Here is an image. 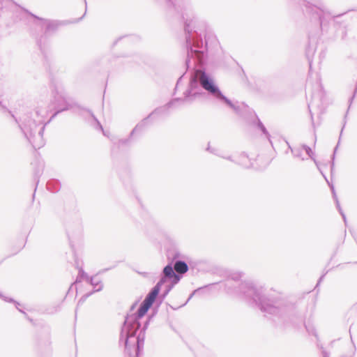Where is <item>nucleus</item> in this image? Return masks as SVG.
Returning <instances> with one entry per match:
<instances>
[{"mask_svg": "<svg viewBox=\"0 0 357 357\" xmlns=\"http://www.w3.org/2000/svg\"><path fill=\"white\" fill-rule=\"evenodd\" d=\"M340 15H336V16H333L332 17H333V18H335V17H339V16H340Z\"/></svg>", "mask_w": 357, "mask_h": 357, "instance_id": "7c9ffc66", "label": "nucleus"}, {"mask_svg": "<svg viewBox=\"0 0 357 357\" xmlns=\"http://www.w3.org/2000/svg\"><path fill=\"white\" fill-rule=\"evenodd\" d=\"M181 276L176 274L171 264L167 265L160 275V279L151 291L147 294L144 301L140 305L137 312L134 310L137 305L135 303L130 307V312L126 317L123 326H122L120 342L124 343L125 347L128 349L131 344H137L136 356H138L139 351L143 349L145 338V330L148 322L145 324L144 328L140 330L139 334L136 336L137 331L140 328L139 319L144 316L149 309L154 303L158 295L162 285L165 284V289L161 296L165 298L173 287L178 283Z\"/></svg>", "mask_w": 357, "mask_h": 357, "instance_id": "f03ea898", "label": "nucleus"}, {"mask_svg": "<svg viewBox=\"0 0 357 357\" xmlns=\"http://www.w3.org/2000/svg\"><path fill=\"white\" fill-rule=\"evenodd\" d=\"M128 140H121L120 142L122 143V144H124L127 142Z\"/></svg>", "mask_w": 357, "mask_h": 357, "instance_id": "c756f323", "label": "nucleus"}, {"mask_svg": "<svg viewBox=\"0 0 357 357\" xmlns=\"http://www.w3.org/2000/svg\"><path fill=\"white\" fill-rule=\"evenodd\" d=\"M26 12L28 13L29 15H31L36 20H38L40 22L39 24L41 26L45 27L46 33L52 32V31H56L58 29V27L61 25V23L58 21L40 18L38 16H36L31 13H29L27 10H26Z\"/></svg>", "mask_w": 357, "mask_h": 357, "instance_id": "0eeeda50", "label": "nucleus"}, {"mask_svg": "<svg viewBox=\"0 0 357 357\" xmlns=\"http://www.w3.org/2000/svg\"><path fill=\"white\" fill-rule=\"evenodd\" d=\"M324 357H329L328 354H327L326 352H324Z\"/></svg>", "mask_w": 357, "mask_h": 357, "instance_id": "c85d7f7f", "label": "nucleus"}, {"mask_svg": "<svg viewBox=\"0 0 357 357\" xmlns=\"http://www.w3.org/2000/svg\"><path fill=\"white\" fill-rule=\"evenodd\" d=\"M47 188L52 192H56L59 190L60 185L58 182L50 181L47 183Z\"/></svg>", "mask_w": 357, "mask_h": 357, "instance_id": "9b49d317", "label": "nucleus"}, {"mask_svg": "<svg viewBox=\"0 0 357 357\" xmlns=\"http://www.w3.org/2000/svg\"><path fill=\"white\" fill-rule=\"evenodd\" d=\"M199 86L206 90L215 99L226 103L236 112L238 113L239 112V107L234 104L221 93L218 86L215 84L213 79L204 70L197 69L191 74L189 86L183 93V98H174L164 107L155 109L146 119H144L135 127L130 133V136H132L137 130H142L146 126L149 118L164 114L167 112L169 108L175 107L178 103L191 102L193 101L201 94Z\"/></svg>", "mask_w": 357, "mask_h": 357, "instance_id": "20e7f679", "label": "nucleus"}, {"mask_svg": "<svg viewBox=\"0 0 357 357\" xmlns=\"http://www.w3.org/2000/svg\"><path fill=\"white\" fill-rule=\"evenodd\" d=\"M241 165L245 168L250 167L252 164L250 161V160L248 158V155L245 154L244 153H241L239 155L238 160H236Z\"/></svg>", "mask_w": 357, "mask_h": 357, "instance_id": "1a4fd4ad", "label": "nucleus"}, {"mask_svg": "<svg viewBox=\"0 0 357 357\" xmlns=\"http://www.w3.org/2000/svg\"><path fill=\"white\" fill-rule=\"evenodd\" d=\"M289 148L291 149V151L294 157L301 158L303 160H304L303 158H302V149L300 148L296 149H292L289 145Z\"/></svg>", "mask_w": 357, "mask_h": 357, "instance_id": "2eb2a0df", "label": "nucleus"}, {"mask_svg": "<svg viewBox=\"0 0 357 357\" xmlns=\"http://www.w3.org/2000/svg\"><path fill=\"white\" fill-rule=\"evenodd\" d=\"M96 119V121H97V127H98L100 130H101L102 132H104V131H103V128H102V126H101V124L100 123V122H99V121H98L96 119ZM103 134L105 135V132H103Z\"/></svg>", "mask_w": 357, "mask_h": 357, "instance_id": "aec40b11", "label": "nucleus"}, {"mask_svg": "<svg viewBox=\"0 0 357 357\" xmlns=\"http://www.w3.org/2000/svg\"><path fill=\"white\" fill-rule=\"evenodd\" d=\"M207 150L211 151V153H215V149H211V147L209 146L207 147Z\"/></svg>", "mask_w": 357, "mask_h": 357, "instance_id": "b1692460", "label": "nucleus"}, {"mask_svg": "<svg viewBox=\"0 0 357 357\" xmlns=\"http://www.w3.org/2000/svg\"><path fill=\"white\" fill-rule=\"evenodd\" d=\"M305 328L310 334L317 336L316 331L313 326H305Z\"/></svg>", "mask_w": 357, "mask_h": 357, "instance_id": "a211bd4d", "label": "nucleus"}, {"mask_svg": "<svg viewBox=\"0 0 357 357\" xmlns=\"http://www.w3.org/2000/svg\"><path fill=\"white\" fill-rule=\"evenodd\" d=\"M185 20V31L186 33V43L188 45V57L185 63L190 67V58H195L199 63H202L204 57L205 47L202 39L200 38V25L198 20L192 14L183 13Z\"/></svg>", "mask_w": 357, "mask_h": 357, "instance_id": "39448f33", "label": "nucleus"}, {"mask_svg": "<svg viewBox=\"0 0 357 357\" xmlns=\"http://www.w3.org/2000/svg\"><path fill=\"white\" fill-rule=\"evenodd\" d=\"M197 290L194 291L191 294L190 296H189L188 299V301L191 299V298L193 296V295L195 294Z\"/></svg>", "mask_w": 357, "mask_h": 357, "instance_id": "393cba45", "label": "nucleus"}, {"mask_svg": "<svg viewBox=\"0 0 357 357\" xmlns=\"http://www.w3.org/2000/svg\"><path fill=\"white\" fill-rule=\"evenodd\" d=\"M227 159L229 160H233L231 157H228V158H227Z\"/></svg>", "mask_w": 357, "mask_h": 357, "instance_id": "2f4dec72", "label": "nucleus"}, {"mask_svg": "<svg viewBox=\"0 0 357 357\" xmlns=\"http://www.w3.org/2000/svg\"><path fill=\"white\" fill-rule=\"evenodd\" d=\"M242 277L240 272H234L229 275L227 281V292L235 294L248 304L259 307L265 315L282 317L288 310V306L282 299L272 296L262 287H257L250 282H242L237 289H231V281L238 282Z\"/></svg>", "mask_w": 357, "mask_h": 357, "instance_id": "7ed1b4c3", "label": "nucleus"}, {"mask_svg": "<svg viewBox=\"0 0 357 357\" xmlns=\"http://www.w3.org/2000/svg\"><path fill=\"white\" fill-rule=\"evenodd\" d=\"M91 294H86L85 296H84L80 299L79 302H81V301H84V299H85L86 298H87V297H88L89 295H91Z\"/></svg>", "mask_w": 357, "mask_h": 357, "instance_id": "5701e85b", "label": "nucleus"}, {"mask_svg": "<svg viewBox=\"0 0 357 357\" xmlns=\"http://www.w3.org/2000/svg\"><path fill=\"white\" fill-rule=\"evenodd\" d=\"M52 94L53 100L50 106L38 105L33 111L24 114L19 119L12 112L3 107L35 149L45 144L43 132L45 126L59 113L71 109L74 105L60 83L54 85Z\"/></svg>", "mask_w": 357, "mask_h": 357, "instance_id": "f257e3e1", "label": "nucleus"}, {"mask_svg": "<svg viewBox=\"0 0 357 357\" xmlns=\"http://www.w3.org/2000/svg\"><path fill=\"white\" fill-rule=\"evenodd\" d=\"M331 190H332L333 198L335 199V202H336V206H337L339 212L340 213L341 215L342 216V218H343L344 222H346V216H345L344 213H343V211L342 210V208H341L340 202H339V201L337 199V195L335 194V192L333 186L331 187Z\"/></svg>", "mask_w": 357, "mask_h": 357, "instance_id": "f8f14e48", "label": "nucleus"}, {"mask_svg": "<svg viewBox=\"0 0 357 357\" xmlns=\"http://www.w3.org/2000/svg\"><path fill=\"white\" fill-rule=\"evenodd\" d=\"M88 282H89L93 287L94 291H99L103 287V284L101 281L96 277L90 278Z\"/></svg>", "mask_w": 357, "mask_h": 357, "instance_id": "9d476101", "label": "nucleus"}, {"mask_svg": "<svg viewBox=\"0 0 357 357\" xmlns=\"http://www.w3.org/2000/svg\"><path fill=\"white\" fill-rule=\"evenodd\" d=\"M173 268V270L176 274L179 275L178 274H183L186 273L188 271V264L183 261H176L174 264V266Z\"/></svg>", "mask_w": 357, "mask_h": 357, "instance_id": "6e6552de", "label": "nucleus"}, {"mask_svg": "<svg viewBox=\"0 0 357 357\" xmlns=\"http://www.w3.org/2000/svg\"><path fill=\"white\" fill-rule=\"evenodd\" d=\"M176 0H166L167 5L169 8H174L176 9Z\"/></svg>", "mask_w": 357, "mask_h": 357, "instance_id": "f3484780", "label": "nucleus"}, {"mask_svg": "<svg viewBox=\"0 0 357 357\" xmlns=\"http://www.w3.org/2000/svg\"><path fill=\"white\" fill-rule=\"evenodd\" d=\"M302 149L306 151V153L307 154V155L314 162L316 165L319 167L318 162L314 157V153L312 151V150L311 149V148L307 145L303 144V145H302Z\"/></svg>", "mask_w": 357, "mask_h": 357, "instance_id": "ddd939ff", "label": "nucleus"}, {"mask_svg": "<svg viewBox=\"0 0 357 357\" xmlns=\"http://www.w3.org/2000/svg\"><path fill=\"white\" fill-rule=\"evenodd\" d=\"M304 3H306L305 4H307V2H306V1H304ZM305 6H306V5H305Z\"/></svg>", "mask_w": 357, "mask_h": 357, "instance_id": "72a5a7b5", "label": "nucleus"}, {"mask_svg": "<svg viewBox=\"0 0 357 357\" xmlns=\"http://www.w3.org/2000/svg\"><path fill=\"white\" fill-rule=\"evenodd\" d=\"M82 279H86V280L88 282L90 279V278L88 277L86 273L84 271L82 268H80L79 271V274L76 280V282H79L81 281Z\"/></svg>", "mask_w": 357, "mask_h": 357, "instance_id": "dca6fc26", "label": "nucleus"}, {"mask_svg": "<svg viewBox=\"0 0 357 357\" xmlns=\"http://www.w3.org/2000/svg\"><path fill=\"white\" fill-rule=\"evenodd\" d=\"M8 1H10V0H0V9L3 8V3H6Z\"/></svg>", "mask_w": 357, "mask_h": 357, "instance_id": "412c9836", "label": "nucleus"}, {"mask_svg": "<svg viewBox=\"0 0 357 357\" xmlns=\"http://www.w3.org/2000/svg\"><path fill=\"white\" fill-rule=\"evenodd\" d=\"M324 277V275H323L319 278V281H318V283H317V285H318V284L320 283V282L323 280Z\"/></svg>", "mask_w": 357, "mask_h": 357, "instance_id": "bb28decb", "label": "nucleus"}, {"mask_svg": "<svg viewBox=\"0 0 357 357\" xmlns=\"http://www.w3.org/2000/svg\"><path fill=\"white\" fill-rule=\"evenodd\" d=\"M38 46L40 47V50H43L42 45H41V40L38 42Z\"/></svg>", "mask_w": 357, "mask_h": 357, "instance_id": "a878e982", "label": "nucleus"}, {"mask_svg": "<svg viewBox=\"0 0 357 357\" xmlns=\"http://www.w3.org/2000/svg\"><path fill=\"white\" fill-rule=\"evenodd\" d=\"M0 297L1 298H3L5 301H7V302H15L12 298H8L7 297H4L1 292H0Z\"/></svg>", "mask_w": 357, "mask_h": 357, "instance_id": "6ab92c4d", "label": "nucleus"}, {"mask_svg": "<svg viewBox=\"0 0 357 357\" xmlns=\"http://www.w3.org/2000/svg\"><path fill=\"white\" fill-rule=\"evenodd\" d=\"M183 78V76H181L177 81V83H176V89L178 88V85L180 84L181 82V79Z\"/></svg>", "mask_w": 357, "mask_h": 357, "instance_id": "4be33fe9", "label": "nucleus"}, {"mask_svg": "<svg viewBox=\"0 0 357 357\" xmlns=\"http://www.w3.org/2000/svg\"><path fill=\"white\" fill-rule=\"evenodd\" d=\"M337 149V146L335 148L334 153H333V159H334V158H335V153L336 152Z\"/></svg>", "mask_w": 357, "mask_h": 357, "instance_id": "cd10ccee", "label": "nucleus"}, {"mask_svg": "<svg viewBox=\"0 0 357 357\" xmlns=\"http://www.w3.org/2000/svg\"><path fill=\"white\" fill-rule=\"evenodd\" d=\"M310 114H311V119L313 121V116L311 113H310Z\"/></svg>", "mask_w": 357, "mask_h": 357, "instance_id": "473e14b6", "label": "nucleus"}, {"mask_svg": "<svg viewBox=\"0 0 357 357\" xmlns=\"http://www.w3.org/2000/svg\"><path fill=\"white\" fill-rule=\"evenodd\" d=\"M306 11L308 13H314L317 15L320 26L324 24L326 17H331V13L326 10L323 2L319 0H314V3L307 1L306 4Z\"/></svg>", "mask_w": 357, "mask_h": 357, "instance_id": "423d86ee", "label": "nucleus"}, {"mask_svg": "<svg viewBox=\"0 0 357 357\" xmlns=\"http://www.w3.org/2000/svg\"><path fill=\"white\" fill-rule=\"evenodd\" d=\"M257 127L259 128V129L261 130V131L263 132V134L268 139L269 141L270 140V135L268 133V132L267 131L266 128H265V126H264V124L258 119V121H257Z\"/></svg>", "mask_w": 357, "mask_h": 357, "instance_id": "4468645a", "label": "nucleus"}]
</instances>
